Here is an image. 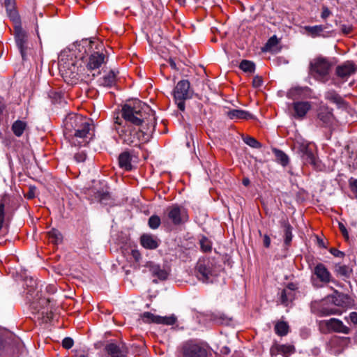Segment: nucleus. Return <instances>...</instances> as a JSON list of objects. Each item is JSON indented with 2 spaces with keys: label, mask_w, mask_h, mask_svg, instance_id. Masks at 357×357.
Masks as SVG:
<instances>
[{
  "label": "nucleus",
  "mask_w": 357,
  "mask_h": 357,
  "mask_svg": "<svg viewBox=\"0 0 357 357\" xmlns=\"http://www.w3.org/2000/svg\"><path fill=\"white\" fill-rule=\"evenodd\" d=\"M31 307H32V309H33L36 311V312H37V313L40 312V310L38 309L37 303L36 301L32 302Z\"/></svg>",
  "instance_id": "61"
},
{
  "label": "nucleus",
  "mask_w": 357,
  "mask_h": 357,
  "mask_svg": "<svg viewBox=\"0 0 357 357\" xmlns=\"http://www.w3.org/2000/svg\"><path fill=\"white\" fill-rule=\"evenodd\" d=\"M279 43V40L276 37V36H273L271 37L267 43L265 45V50L266 51H271L272 48L275 46H276Z\"/></svg>",
  "instance_id": "44"
},
{
  "label": "nucleus",
  "mask_w": 357,
  "mask_h": 357,
  "mask_svg": "<svg viewBox=\"0 0 357 357\" xmlns=\"http://www.w3.org/2000/svg\"><path fill=\"white\" fill-rule=\"evenodd\" d=\"M270 244H271L270 237L267 234H265L264 236V245L266 248H268L270 246Z\"/></svg>",
  "instance_id": "58"
},
{
  "label": "nucleus",
  "mask_w": 357,
  "mask_h": 357,
  "mask_svg": "<svg viewBox=\"0 0 357 357\" xmlns=\"http://www.w3.org/2000/svg\"><path fill=\"white\" fill-rule=\"evenodd\" d=\"M263 84V79L261 76L256 75L252 79V86L254 88H259Z\"/></svg>",
  "instance_id": "48"
},
{
  "label": "nucleus",
  "mask_w": 357,
  "mask_h": 357,
  "mask_svg": "<svg viewBox=\"0 0 357 357\" xmlns=\"http://www.w3.org/2000/svg\"><path fill=\"white\" fill-rule=\"evenodd\" d=\"M249 183H250V181H249V179H248V178H244V179L243 180V184L244 185L247 186V185H249Z\"/></svg>",
  "instance_id": "63"
},
{
  "label": "nucleus",
  "mask_w": 357,
  "mask_h": 357,
  "mask_svg": "<svg viewBox=\"0 0 357 357\" xmlns=\"http://www.w3.org/2000/svg\"><path fill=\"white\" fill-rule=\"evenodd\" d=\"M227 116L230 119H252L254 118L253 115L248 111L243 109H231L227 112Z\"/></svg>",
  "instance_id": "30"
},
{
  "label": "nucleus",
  "mask_w": 357,
  "mask_h": 357,
  "mask_svg": "<svg viewBox=\"0 0 357 357\" xmlns=\"http://www.w3.org/2000/svg\"><path fill=\"white\" fill-rule=\"evenodd\" d=\"M292 298L291 291H288L287 289H283L281 291V302L282 304L287 305V302L291 300Z\"/></svg>",
  "instance_id": "45"
},
{
  "label": "nucleus",
  "mask_w": 357,
  "mask_h": 357,
  "mask_svg": "<svg viewBox=\"0 0 357 357\" xmlns=\"http://www.w3.org/2000/svg\"><path fill=\"white\" fill-rule=\"evenodd\" d=\"M273 152L274 153L277 161L280 163L282 166H287L289 164V157L288 155L284 153L282 151L273 149Z\"/></svg>",
  "instance_id": "36"
},
{
  "label": "nucleus",
  "mask_w": 357,
  "mask_h": 357,
  "mask_svg": "<svg viewBox=\"0 0 357 357\" xmlns=\"http://www.w3.org/2000/svg\"><path fill=\"white\" fill-rule=\"evenodd\" d=\"M4 5L6 12L10 19L15 23L19 24L20 16L15 8V0H4Z\"/></svg>",
  "instance_id": "27"
},
{
  "label": "nucleus",
  "mask_w": 357,
  "mask_h": 357,
  "mask_svg": "<svg viewBox=\"0 0 357 357\" xmlns=\"http://www.w3.org/2000/svg\"><path fill=\"white\" fill-rule=\"evenodd\" d=\"M352 30H353V27L351 25H349V24L341 25V31L345 35H348V34L351 33Z\"/></svg>",
  "instance_id": "51"
},
{
  "label": "nucleus",
  "mask_w": 357,
  "mask_h": 357,
  "mask_svg": "<svg viewBox=\"0 0 357 357\" xmlns=\"http://www.w3.org/2000/svg\"><path fill=\"white\" fill-rule=\"evenodd\" d=\"M133 155L130 151H123L119 156V167L125 171H131L133 168Z\"/></svg>",
  "instance_id": "23"
},
{
  "label": "nucleus",
  "mask_w": 357,
  "mask_h": 357,
  "mask_svg": "<svg viewBox=\"0 0 357 357\" xmlns=\"http://www.w3.org/2000/svg\"><path fill=\"white\" fill-rule=\"evenodd\" d=\"M73 340L70 337H65L62 341L63 348L69 349L73 346Z\"/></svg>",
  "instance_id": "47"
},
{
  "label": "nucleus",
  "mask_w": 357,
  "mask_h": 357,
  "mask_svg": "<svg viewBox=\"0 0 357 357\" xmlns=\"http://www.w3.org/2000/svg\"><path fill=\"white\" fill-rule=\"evenodd\" d=\"M75 50L63 52L59 56V69L66 82L71 84H76L79 79L88 80L82 59L77 57V43L74 45Z\"/></svg>",
  "instance_id": "3"
},
{
  "label": "nucleus",
  "mask_w": 357,
  "mask_h": 357,
  "mask_svg": "<svg viewBox=\"0 0 357 357\" xmlns=\"http://www.w3.org/2000/svg\"><path fill=\"white\" fill-rule=\"evenodd\" d=\"M295 351V348L292 345L286 344H275L271 349V355L276 356L278 354H282L284 355L293 354Z\"/></svg>",
  "instance_id": "31"
},
{
  "label": "nucleus",
  "mask_w": 357,
  "mask_h": 357,
  "mask_svg": "<svg viewBox=\"0 0 357 357\" xmlns=\"http://www.w3.org/2000/svg\"><path fill=\"white\" fill-rule=\"evenodd\" d=\"M76 357H89L87 354H85L84 353L78 354Z\"/></svg>",
  "instance_id": "64"
},
{
  "label": "nucleus",
  "mask_w": 357,
  "mask_h": 357,
  "mask_svg": "<svg viewBox=\"0 0 357 357\" xmlns=\"http://www.w3.org/2000/svg\"><path fill=\"white\" fill-rule=\"evenodd\" d=\"M325 98L339 107H345L347 103L334 90H329L325 93Z\"/></svg>",
  "instance_id": "28"
},
{
  "label": "nucleus",
  "mask_w": 357,
  "mask_h": 357,
  "mask_svg": "<svg viewBox=\"0 0 357 357\" xmlns=\"http://www.w3.org/2000/svg\"><path fill=\"white\" fill-rule=\"evenodd\" d=\"M309 88L305 87H300V86H296L291 88L289 91L287 92V97L292 100H296L300 98H303L307 96V93L309 91Z\"/></svg>",
  "instance_id": "29"
},
{
  "label": "nucleus",
  "mask_w": 357,
  "mask_h": 357,
  "mask_svg": "<svg viewBox=\"0 0 357 357\" xmlns=\"http://www.w3.org/2000/svg\"><path fill=\"white\" fill-rule=\"evenodd\" d=\"M349 188L354 197L357 199V179L351 178L349 180Z\"/></svg>",
  "instance_id": "46"
},
{
  "label": "nucleus",
  "mask_w": 357,
  "mask_h": 357,
  "mask_svg": "<svg viewBox=\"0 0 357 357\" xmlns=\"http://www.w3.org/2000/svg\"><path fill=\"white\" fill-rule=\"evenodd\" d=\"M239 68L245 73H254L255 70V65L253 62L248 60H243L240 65Z\"/></svg>",
  "instance_id": "40"
},
{
  "label": "nucleus",
  "mask_w": 357,
  "mask_h": 357,
  "mask_svg": "<svg viewBox=\"0 0 357 357\" xmlns=\"http://www.w3.org/2000/svg\"><path fill=\"white\" fill-rule=\"evenodd\" d=\"M132 256L135 259V261H139L141 258V254L138 250H132Z\"/></svg>",
  "instance_id": "59"
},
{
  "label": "nucleus",
  "mask_w": 357,
  "mask_h": 357,
  "mask_svg": "<svg viewBox=\"0 0 357 357\" xmlns=\"http://www.w3.org/2000/svg\"><path fill=\"white\" fill-rule=\"evenodd\" d=\"M331 15V11L326 7L323 8V10L321 13V17L323 19H326Z\"/></svg>",
  "instance_id": "57"
},
{
  "label": "nucleus",
  "mask_w": 357,
  "mask_h": 357,
  "mask_svg": "<svg viewBox=\"0 0 357 357\" xmlns=\"http://www.w3.org/2000/svg\"><path fill=\"white\" fill-rule=\"evenodd\" d=\"M317 242H318V244L320 247L321 248H326V246L325 245V243L324 242V241L321 238H317Z\"/></svg>",
  "instance_id": "62"
},
{
  "label": "nucleus",
  "mask_w": 357,
  "mask_h": 357,
  "mask_svg": "<svg viewBox=\"0 0 357 357\" xmlns=\"http://www.w3.org/2000/svg\"><path fill=\"white\" fill-rule=\"evenodd\" d=\"M275 332L280 336L286 335L289 332V325L285 321H278L275 325Z\"/></svg>",
  "instance_id": "38"
},
{
  "label": "nucleus",
  "mask_w": 357,
  "mask_h": 357,
  "mask_svg": "<svg viewBox=\"0 0 357 357\" xmlns=\"http://www.w3.org/2000/svg\"><path fill=\"white\" fill-rule=\"evenodd\" d=\"M26 123L22 121H16L12 126V130L17 137H20L26 129Z\"/></svg>",
  "instance_id": "37"
},
{
  "label": "nucleus",
  "mask_w": 357,
  "mask_h": 357,
  "mask_svg": "<svg viewBox=\"0 0 357 357\" xmlns=\"http://www.w3.org/2000/svg\"><path fill=\"white\" fill-rule=\"evenodd\" d=\"M196 275L199 280L203 282H208L213 275L210 263L199 261L196 266Z\"/></svg>",
  "instance_id": "21"
},
{
  "label": "nucleus",
  "mask_w": 357,
  "mask_h": 357,
  "mask_svg": "<svg viewBox=\"0 0 357 357\" xmlns=\"http://www.w3.org/2000/svg\"><path fill=\"white\" fill-rule=\"evenodd\" d=\"M190 82L186 79L179 81L173 91L174 100L178 108L183 112L185 110V100L192 97V91L190 89Z\"/></svg>",
  "instance_id": "7"
},
{
  "label": "nucleus",
  "mask_w": 357,
  "mask_h": 357,
  "mask_svg": "<svg viewBox=\"0 0 357 357\" xmlns=\"http://www.w3.org/2000/svg\"><path fill=\"white\" fill-rule=\"evenodd\" d=\"M25 282L27 287L30 286L31 287V289L28 291V294H30V296H32V291L34 289V287L36 288V282L33 279L30 278L29 280H26Z\"/></svg>",
  "instance_id": "50"
},
{
  "label": "nucleus",
  "mask_w": 357,
  "mask_h": 357,
  "mask_svg": "<svg viewBox=\"0 0 357 357\" xmlns=\"http://www.w3.org/2000/svg\"><path fill=\"white\" fill-rule=\"evenodd\" d=\"M50 303V298H38V303L41 305L43 311L41 312L42 319L43 322L50 321L53 317V314L51 311L49 312L48 309L45 310V305H47Z\"/></svg>",
  "instance_id": "33"
},
{
  "label": "nucleus",
  "mask_w": 357,
  "mask_h": 357,
  "mask_svg": "<svg viewBox=\"0 0 357 357\" xmlns=\"http://www.w3.org/2000/svg\"><path fill=\"white\" fill-rule=\"evenodd\" d=\"M331 301L333 306L340 308L343 312L347 309L354 308L356 306L355 301L348 294L340 293L337 290L334 293L328 296V300Z\"/></svg>",
  "instance_id": "10"
},
{
  "label": "nucleus",
  "mask_w": 357,
  "mask_h": 357,
  "mask_svg": "<svg viewBox=\"0 0 357 357\" xmlns=\"http://www.w3.org/2000/svg\"><path fill=\"white\" fill-rule=\"evenodd\" d=\"M331 63L324 58H317L310 63L311 74L317 79H324L329 73Z\"/></svg>",
  "instance_id": "12"
},
{
  "label": "nucleus",
  "mask_w": 357,
  "mask_h": 357,
  "mask_svg": "<svg viewBox=\"0 0 357 357\" xmlns=\"http://www.w3.org/2000/svg\"><path fill=\"white\" fill-rule=\"evenodd\" d=\"M199 244L203 252H209L211 251V242L206 237H202L199 241Z\"/></svg>",
  "instance_id": "41"
},
{
  "label": "nucleus",
  "mask_w": 357,
  "mask_h": 357,
  "mask_svg": "<svg viewBox=\"0 0 357 357\" xmlns=\"http://www.w3.org/2000/svg\"><path fill=\"white\" fill-rule=\"evenodd\" d=\"M168 62H169L170 66L172 67V68L178 70V68L176 67V64L172 59H170Z\"/></svg>",
  "instance_id": "60"
},
{
  "label": "nucleus",
  "mask_w": 357,
  "mask_h": 357,
  "mask_svg": "<svg viewBox=\"0 0 357 357\" xmlns=\"http://www.w3.org/2000/svg\"><path fill=\"white\" fill-rule=\"evenodd\" d=\"M294 147L297 149L298 154L305 163L312 165L314 167H317L318 161L314 154L313 151L310 147V144L305 141L296 140L294 142Z\"/></svg>",
  "instance_id": "11"
},
{
  "label": "nucleus",
  "mask_w": 357,
  "mask_h": 357,
  "mask_svg": "<svg viewBox=\"0 0 357 357\" xmlns=\"http://www.w3.org/2000/svg\"><path fill=\"white\" fill-rule=\"evenodd\" d=\"M339 228H340V230L342 232V235L344 236V237L346 239H348L349 238V234H348V231H347L346 227H344V225L342 223L340 222L339 223Z\"/></svg>",
  "instance_id": "55"
},
{
  "label": "nucleus",
  "mask_w": 357,
  "mask_h": 357,
  "mask_svg": "<svg viewBox=\"0 0 357 357\" xmlns=\"http://www.w3.org/2000/svg\"><path fill=\"white\" fill-rule=\"evenodd\" d=\"M330 252L336 257H343L344 256V253L342 251L336 248H331L330 250Z\"/></svg>",
  "instance_id": "54"
},
{
  "label": "nucleus",
  "mask_w": 357,
  "mask_h": 357,
  "mask_svg": "<svg viewBox=\"0 0 357 357\" xmlns=\"http://www.w3.org/2000/svg\"><path fill=\"white\" fill-rule=\"evenodd\" d=\"M35 190H36L35 188H33V187L29 188V191L26 194L25 197L29 199H31L34 198L35 197Z\"/></svg>",
  "instance_id": "56"
},
{
  "label": "nucleus",
  "mask_w": 357,
  "mask_h": 357,
  "mask_svg": "<svg viewBox=\"0 0 357 357\" xmlns=\"http://www.w3.org/2000/svg\"><path fill=\"white\" fill-rule=\"evenodd\" d=\"M145 266L153 277H156L160 280H165L169 276V272L167 270L162 268L160 265L152 261L147 262Z\"/></svg>",
  "instance_id": "22"
},
{
  "label": "nucleus",
  "mask_w": 357,
  "mask_h": 357,
  "mask_svg": "<svg viewBox=\"0 0 357 357\" xmlns=\"http://www.w3.org/2000/svg\"><path fill=\"white\" fill-rule=\"evenodd\" d=\"M121 115L126 123L142 127L156 126L154 111L139 100L126 103L122 107Z\"/></svg>",
  "instance_id": "4"
},
{
  "label": "nucleus",
  "mask_w": 357,
  "mask_h": 357,
  "mask_svg": "<svg viewBox=\"0 0 357 357\" xmlns=\"http://www.w3.org/2000/svg\"><path fill=\"white\" fill-rule=\"evenodd\" d=\"M105 351L109 357H126L128 354V348L123 342H109L105 345Z\"/></svg>",
  "instance_id": "19"
},
{
  "label": "nucleus",
  "mask_w": 357,
  "mask_h": 357,
  "mask_svg": "<svg viewBox=\"0 0 357 357\" xmlns=\"http://www.w3.org/2000/svg\"><path fill=\"white\" fill-rule=\"evenodd\" d=\"M4 222V205L0 204V230L3 227Z\"/></svg>",
  "instance_id": "52"
},
{
  "label": "nucleus",
  "mask_w": 357,
  "mask_h": 357,
  "mask_svg": "<svg viewBox=\"0 0 357 357\" xmlns=\"http://www.w3.org/2000/svg\"><path fill=\"white\" fill-rule=\"evenodd\" d=\"M346 320H350L354 324H357V312H352L349 314L348 317H345Z\"/></svg>",
  "instance_id": "53"
},
{
  "label": "nucleus",
  "mask_w": 357,
  "mask_h": 357,
  "mask_svg": "<svg viewBox=\"0 0 357 357\" xmlns=\"http://www.w3.org/2000/svg\"><path fill=\"white\" fill-rule=\"evenodd\" d=\"M119 72L114 70H109L106 75L98 79L100 86L105 87H112L114 86L117 81V75Z\"/></svg>",
  "instance_id": "24"
},
{
  "label": "nucleus",
  "mask_w": 357,
  "mask_h": 357,
  "mask_svg": "<svg viewBox=\"0 0 357 357\" xmlns=\"http://www.w3.org/2000/svg\"><path fill=\"white\" fill-rule=\"evenodd\" d=\"M181 357H206V349L195 340H190L183 342L180 347Z\"/></svg>",
  "instance_id": "8"
},
{
  "label": "nucleus",
  "mask_w": 357,
  "mask_h": 357,
  "mask_svg": "<svg viewBox=\"0 0 357 357\" xmlns=\"http://www.w3.org/2000/svg\"><path fill=\"white\" fill-rule=\"evenodd\" d=\"M243 142L252 148L258 149L261 147V144L254 137L247 136L243 138Z\"/></svg>",
  "instance_id": "43"
},
{
  "label": "nucleus",
  "mask_w": 357,
  "mask_h": 357,
  "mask_svg": "<svg viewBox=\"0 0 357 357\" xmlns=\"http://www.w3.org/2000/svg\"><path fill=\"white\" fill-rule=\"evenodd\" d=\"M352 268L344 264H337L335 265L334 272L337 276L344 279L349 278L352 273Z\"/></svg>",
  "instance_id": "32"
},
{
  "label": "nucleus",
  "mask_w": 357,
  "mask_h": 357,
  "mask_svg": "<svg viewBox=\"0 0 357 357\" xmlns=\"http://www.w3.org/2000/svg\"><path fill=\"white\" fill-rule=\"evenodd\" d=\"M167 216L174 225H180L186 222L188 216L186 211L178 206H172L167 209Z\"/></svg>",
  "instance_id": "17"
},
{
  "label": "nucleus",
  "mask_w": 357,
  "mask_h": 357,
  "mask_svg": "<svg viewBox=\"0 0 357 357\" xmlns=\"http://www.w3.org/2000/svg\"><path fill=\"white\" fill-rule=\"evenodd\" d=\"M282 225L284 229V243L289 245L292 239V227L287 220L283 221Z\"/></svg>",
  "instance_id": "39"
},
{
  "label": "nucleus",
  "mask_w": 357,
  "mask_h": 357,
  "mask_svg": "<svg viewBox=\"0 0 357 357\" xmlns=\"http://www.w3.org/2000/svg\"><path fill=\"white\" fill-rule=\"evenodd\" d=\"M143 321L146 323H155L167 326L174 325L176 322V317L172 314L170 316L161 317L155 315L151 312H146L142 315Z\"/></svg>",
  "instance_id": "16"
},
{
  "label": "nucleus",
  "mask_w": 357,
  "mask_h": 357,
  "mask_svg": "<svg viewBox=\"0 0 357 357\" xmlns=\"http://www.w3.org/2000/svg\"><path fill=\"white\" fill-rule=\"evenodd\" d=\"M94 199L102 204L108 205L112 202V197L107 188L93 192Z\"/></svg>",
  "instance_id": "25"
},
{
  "label": "nucleus",
  "mask_w": 357,
  "mask_h": 357,
  "mask_svg": "<svg viewBox=\"0 0 357 357\" xmlns=\"http://www.w3.org/2000/svg\"><path fill=\"white\" fill-rule=\"evenodd\" d=\"M328 296L321 301H314L310 304L311 312L319 317L340 315L343 310L333 306L331 301H327Z\"/></svg>",
  "instance_id": "6"
},
{
  "label": "nucleus",
  "mask_w": 357,
  "mask_h": 357,
  "mask_svg": "<svg viewBox=\"0 0 357 357\" xmlns=\"http://www.w3.org/2000/svg\"><path fill=\"white\" fill-rule=\"evenodd\" d=\"M312 109V104L308 101H296L291 104V116L297 119H303Z\"/></svg>",
  "instance_id": "18"
},
{
  "label": "nucleus",
  "mask_w": 357,
  "mask_h": 357,
  "mask_svg": "<svg viewBox=\"0 0 357 357\" xmlns=\"http://www.w3.org/2000/svg\"><path fill=\"white\" fill-rule=\"evenodd\" d=\"M140 242L142 245L146 249H155L159 245V240L151 234H143L140 238Z\"/></svg>",
  "instance_id": "26"
},
{
  "label": "nucleus",
  "mask_w": 357,
  "mask_h": 357,
  "mask_svg": "<svg viewBox=\"0 0 357 357\" xmlns=\"http://www.w3.org/2000/svg\"><path fill=\"white\" fill-rule=\"evenodd\" d=\"M15 38L17 46L20 51L23 60L26 59L28 50V36L20 24L15 26Z\"/></svg>",
  "instance_id": "15"
},
{
  "label": "nucleus",
  "mask_w": 357,
  "mask_h": 357,
  "mask_svg": "<svg viewBox=\"0 0 357 357\" xmlns=\"http://www.w3.org/2000/svg\"><path fill=\"white\" fill-rule=\"evenodd\" d=\"M305 31L310 36L315 38L318 36H325L323 33L326 27L323 25H315V26H305L304 27ZM326 36L327 35L326 34Z\"/></svg>",
  "instance_id": "34"
},
{
  "label": "nucleus",
  "mask_w": 357,
  "mask_h": 357,
  "mask_svg": "<svg viewBox=\"0 0 357 357\" xmlns=\"http://www.w3.org/2000/svg\"><path fill=\"white\" fill-rule=\"evenodd\" d=\"M47 236L49 241L53 244L61 243L63 241V236L61 233L56 229H52L48 231Z\"/></svg>",
  "instance_id": "35"
},
{
  "label": "nucleus",
  "mask_w": 357,
  "mask_h": 357,
  "mask_svg": "<svg viewBox=\"0 0 357 357\" xmlns=\"http://www.w3.org/2000/svg\"><path fill=\"white\" fill-rule=\"evenodd\" d=\"M318 124L321 127H331L335 121L333 109L326 105L320 106L317 112Z\"/></svg>",
  "instance_id": "14"
},
{
  "label": "nucleus",
  "mask_w": 357,
  "mask_h": 357,
  "mask_svg": "<svg viewBox=\"0 0 357 357\" xmlns=\"http://www.w3.org/2000/svg\"><path fill=\"white\" fill-rule=\"evenodd\" d=\"M63 134L72 144L85 146L94 136V126L91 119L71 113L63 120Z\"/></svg>",
  "instance_id": "1"
},
{
  "label": "nucleus",
  "mask_w": 357,
  "mask_h": 357,
  "mask_svg": "<svg viewBox=\"0 0 357 357\" xmlns=\"http://www.w3.org/2000/svg\"><path fill=\"white\" fill-rule=\"evenodd\" d=\"M161 223L160 218L158 215H152L149 218L148 225L152 229H155L159 227Z\"/></svg>",
  "instance_id": "42"
},
{
  "label": "nucleus",
  "mask_w": 357,
  "mask_h": 357,
  "mask_svg": "<svg viewBox=\"0 0 357 357\" xmlns=\"http://www.w3.org/2000/svg\"><path fill=\"white\" fill-rule=\"evenodd\" d=\"M118 120L119 118L115 121V123L118 125L115 129L119 133V137L123 144L131 146H139L140 144L147 142L155 128L153 126L142 127L128 123L122 126Z\"/></svg>",
  "instance_id": "5"
},
{
  "label": "nucleus",
  "mask_w": 357,
  "mask_h": 357,
  "mask_svg": "<svg viewBox=\"0 0 357 357\" xmlns=\"http://www.w3.org/2000/svg\"><path fill=\"white\" fill-rule=\"evenodd\" d=\"M319 327L324 333L334 332L347 335L351 331L350 328L345 326L341 320L335 318L320 321L319 322Z\"/></svg>",
  "instance_id": "9"
},
{
  "label": "nucleus",
  "mask_w": 357,
  "mask_h": 357,
  "mask_svg": "<svg viewBox=\"0 0 357 357\" xmlns=\"http://www.w3.org/2000/svg\"><path fill=\"white\" fill-rule=\"evenodd\" d=\"M74 158L77 162H82L85 161L86 154L84 151H79L75 155Z\"/></svg>",
  "instance_id": "49"
},
{
  "label": "nucleus",
  "mask_w": 357,
  "mask_h": 357,
  "mask_svg": "<svg viewBox=\"0 0 357 357\" xmlns=\"http://www.w3.org/2000/svg\"><path fill=\"white\" fill-rule=\"evenodd\" d=\"M101 46V43L96 39H84L77 43L76 56L82 59L85 71L88 73V80L98 75L100 72L97 70L107 62L106 55L100 52L99 47Z\"/></svg>",
  "instance_id": "2"
},
{
  "label": "nucleus",
  "mask_w": 357,
  "mask_h": 357,
  "mask_svg": "<svg viewBox=\"0 0 357 357\" xmlns=\"http://www.w3.org/2000/svg\"><path fill=\"white\" fill-rule=\"evenodd\" d=\"M356 70L357 65H356L353 61H347L337 66L335 73L339 78L344 81H347L351 75L356 73Z\"/></svg>",
  "instance_id": "20"
},
{
  "label": "nucleus",
  "mask_w": 357,
  "mask_h": 357,
  "mask_svg": "<svg viewBox=\"0 0 357 357\" xmlns=\"http://www.w3.org/2000/svg\"><path fill=\"white\" fill-rule=\"evenodd\" d=\"M312 273L316 276L317 279L324 284L330 282L339 285V282L332 277L331 272L327 267L322 263H317L314 266Z\"/></svg>",
  "instance_id": "13"
}]
</instances>
